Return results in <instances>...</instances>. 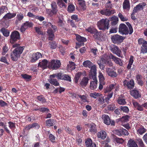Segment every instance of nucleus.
<instances>
[{
    "label": "nucleus",
    "instance_id": "obj_1",
    "mask_svg": "<svg viewBox=\"0 0 147 147\" xmlns=\"http://www.w3.org/2000/svg\"><path fill=\"white\" fill-rule=\"evenodd\" d=\"M48 27L49 28L47 32L48 34V39L52 40L55 37L54 33L57 30V27L49 22H47V27ZM49 44L50 48L52 49H55L57 47V44L55 41H50L49 42Z\"/></svg>",
    "mask_w": 147,
    "mask_h": 147
},
{
    "label": "nucleus",
    "instance_id": "obj_2",
    "mask_svg": "<svg viewBox=\"0 0 147 147\" xmlns=\"http://www.w3.org/2000/svg\"><path fill=\"white\" fill-rule=\"evenodd\" d=\"M19 44H16L13 45V47L16 48L13 51L11 55V58L12 61H16L24 49L23 47L20 46Z\"/></svg>",
    "mask_w": 147,
    "mask_h": 147
},
{
    "label": "nucleus",
    "instance_id": "obj_3",
    "mask_svg": "<svg viewBox=\"0 0 147 147\" xmlns=\"http://www.w3.org/2000/svg\"><path fill=\"white\" fill-rule=\"evenodd\" d=\"M97 25L100 30L105 31L110 27V21L107 18L101 19L97 22Z\"/></svg>",
    "mask_w": 147,
    "mask_h": 147
},
{
    "label": "nucleus",
    "instance_id": "obj_4",
    "mask_svg": "<svg viewBox=\"0 0 147 147\" xmlns=\"http://www.w3.org/2000/svg\"><path fill=\"white\" fill-rule=\"evenodd\" d=\"M61 64L60 60H53L50 62L47 60V68L48 67L49 68L53 70H57L59 68Z\"/></svg>",
    "mask_w": 147,
    "mask_h": 147
},
{
    "label": "nucleus",
    "instance_id": "obj_5",
    "mask_svg": "<svg viewBox=\"0 0 147 147\" xmlns=\"http://www.w3.org/2000/svg\"><path fill=\"white\" fill-rule=\"evenodd\" d=\"M83 65L84 66L86 67H88L90 68L89 75H92V74H95L96 73V67L95 65H93V63L89 60H86L84 61L83 63Z\"/></svg>",
    "mask_w": 147,
    "mask_h": 147
},
{
    "label": "nucleus",
    "instance_id": "obj_6",
    "mask_svg": "<svg viewBox=\"0 0 147 147\" xmlns=\"http://www.w3.org/2000/svg\"><path fill=\"white\" fill-rule=\"evenodd\" d=\"M33 25V24L32 22L29 21H26L22 24L19 30L21 32L24 33L26 30L32 28Z\"/></svg>",
    "mask_w": 147,
    "mask_h": 147
},
{
    "label": "nucleus",
    "instance_id": "obj_7",
    "mask_svg": "<svg viewBox=\"0 0 147 147\" xmlns=\"http://www.w3.org/2000/svg\"><path fill=\"white\" fill-rule=\"evenodd\" d=\"M9 42L11 44H13L19 40L20 38L19 33L16 30L11 32Z\"/></svg>",
    "mask_w": 147,
    "mask_h": 147
},
{
    "label": "nucleus",
    "instance_id": "obj_8",
    "mask_svg": "<svg viewBox=\"0 0 147 147\" xmlns=\"http://www.w3.org/2000/svg\"><path fill=\"white\" fill-rule=\"evenodd\" d=\"M119 32L123 35L129 34L130 30H129L128 28L124 24H120L119 28Z\"/></svg>",
    "mask_w": 147,
    "mask_h": 147
},
{
    "label": "nucleus",
    "instance_id": "obj_9",
    "mask_svg": "<svg viewBox=\"0 0 147 147\" xmlns=\"http://www.w3.org/2000/svg\"><path fill=\"white\" fill-rule=\"evenodd\" d=\"M138 44L142 45L141 47V53L144 54L147 53V41L144 40L143 38H140L138 40Z\"/></svg>",
    "mask_w": 147,
    "mask_h": 147
},
{
    "label": "nucleus",
    "instance_id": "obj_10",
    "mask_svg": "<svg viewBox=\"0 0 147 147\" xmlns=\"http://www.w3.org/2000/svg\"><path fill=\"white\" fill-rule=\"evenodd\" d=\"M111 39L113 43L119 44L123 42L125 38L119 35L115 34L111 36Z\"/></svg>",
    "mask_w": 147,
    "mask_h": 147
},
{
    "label": "nucleus",
    "instance_id": "obj_11",
    "mask_svg": "<svg viewBox=\"0 0 147 147\" xmlns=\"http://www.w3.org/2000/svg\"><path fill=\"white\" fill-rule=\"evenodd\" d=\"M96 73L95 74H92V75H89V77L90 79H93L94 81H92L90 83V87L91 90H94L96 88L97 80L96 77Z\"/></svg>",
    "mask_w": 147,
    "mask_h": 147
},
{
    "label": "nucleus",
    "instance_id": "obj_12",
    "mask_svg": "<svg viewBox=\"0 0 147 147\" xmlns=\"http://www.w3.org/2000/svg\"><path fill=\"white\" fill-rule=\"evenodd\" d=\"M123 85L128 90L133 89L135 86L134 81L132 79L129 81L125 80L123 81Z\"/></svg>",
    "mask_w": 147,
    "mask_h": 147
},
{
    "label": "nucleus",
    "instance_id": "obj_13",
    "mask_svg": "<svg viewBox=\"0 0 147 147\" xmlns=\"http://www.w3.org/2000/svg\"><path fill=\"white\" fill-rule=\"evenodd\" d=\"M113 132L115 134L120 136L122 135L127 136L129 134L128 131L123 128L115 130L113 131Z\"/></svg>",
    "mask_w": 147,
    "mask_h": 147
},
{
    "label": "nucleus",
    "instance_id": "obj_14",
    "mask_svg": "<svg viewBox=\"0 0 147 147\" xmlns=\"http://www.w3.org/2000/svg\"><path fill=\"white\" fill-rule=\"evenodd\" d=\"M76 40L78 41L76 42V45L79 47L84 45V42L86 41V39L84 37L81 36L79 34L76 35Z\"/></svg>",
    "mask_w": 147,
    "mask_h": 147
},
{
    "label": "nucleus",
    "instance_id": "obj_15",
    "mask_svg": "<svg viewBox=\"0 0 147 147\" xmlns=\"http://www.w3.org/2000/svg\"><path fill=\"white\" fill-rule=\"evenodd\" d=\"M131 95L135 99L141 97V94L140 91L137 89L135 88L130 91Z\"/></svg>",
    "mask_w": 147,
    "mask_h": 147
},
{
    "label": "nucleus",
    "instance_id": "obj_16",
    "mask_svg": "<svg viewBox=\"0 0 147 147\" xmlns=\"http://www.w3.org/2000/svg\"><path fill=\"white\" fill-rule=\"evenodd\" d=\"M110 57L116 64L121 66H123V61L120 59L114 56L111 53L110 54Z\"/></svg>",
    "mask_w": 147,
    "mask_h": 147
},
{
    "label": "nucleus",
    "instance_id": "obj_17",
    "mask_svg": "<svg viewBox=\"0 0 147 147\" xmlns=\"http://www.w3.org/2000/svg\"><path fill=\"white\" fill-rule=\"evenodd\" d=\"M106 71L108 75L111 77L115 78L117 76V74L116 72L111 68L107 67L106 69Z\"/></svg>",
    "mask_w": 147,
    "mask_h": 147
},
{
    "label": "nucleus",
    "instance_id": "obj_18",
    "mask_svg": "<svg viewBox=\"0 0 147 147\" xmlns=\"http://www.w3.org/2000/svg\"><path fill=\"white\" fill-rule=\"evenodd\" d=\"M42 57V55L39 52H37L36 53H33L32 55L30 61L32 63L35 62L40 58Z\"/></svg>",
    "mask_w": 147,
    "mask_h": 147
},
{
    "label": "nucleus",
    "instance_id": "obj_19",
    "mask_svg": "<svg viewBox=\"0 0 147 147\" xmlns=\"http://www.w3.org/2000/svg\"><path fill=\"white\" fill-rule=\"evenodd\" d=\"M88 127L90 128L89 131L90 132L94 134L97 132V129L96 125L94 123H92L89 124Z\"/></svg>",
    "mask_w": 147,
    "mask_h": 147
},
{
    "label": "nucleus",
    "instance_id": "obj_20",
    "mask_svg": "<svg viewBox=\"0 0 147 147\" xmlns=\"http://www.w3.org/2000/svg\"><path fill=\"white\" fill-rule=\"evenodd\" d=\"M133 104L134 107L138 111H143L144 110L143 104L142 105L140 104L136 101H133Z\"/></svg>",
    "mask_w": 147,
    "mask_h": 147
},
{
    "label": "nucleus",
    "instance_id": "obj_21",
    "mask_svg": "<svg viewBox=\"0 0 147 147\" xmlns=\"http://www.w3.org/2000/svg\"><path fill=\"white\" fill-rule=\"evenodd\" d=\"M146 3L144 2H143L140 3L137 5L134 9L135 10V11L138 12V11L143 10L144 7L146 5Z\"/></svg>",
    "mask_w": 147,
    "mask_h": 147
},
{
    "label": "nucleus",
    "instance_id": "obj_22",
    "mask_svg": "<svg viewBox=\"0 0 147 147\" xmlns=\"http://www.w3.org/2000/svg\"><path fill=\"white\" fill-rule=\"evenodd\" d=\"M111 50L113 53L115 54L119 57L120 56L121 51L117 46H115L111 49Z\"/></svg>",
    "mask_w": 147,
    "mask_h": 147
},
{
    "label": "nucleus",
    "instance_id": "obj_23",
    "mask_svg": "<svg viewBox=\"0 0 147 147\" xmlns=\"http://www.w3.org/2000/svg\"><path fill=\"white\" fill-rule=\"evenodd\" d=\"M109 19L112 22L111 23L112 26L116 25L118 23L119 21L118 18L116 16H113L111 17H110Z\"/></svg>",
    "mask_w": 147,
    "mask_h": 147
},
{
    "label": "nucleus",
    "instance_id": "obj_24",
    "mask_svg": "<svg viewBox=\"0 0 147 147\" xmlns=\"http://www.w3.org/2000/svg\"><path fill=\"white\" fill-rule=\"evenodd\" d=\"M104 123L107 125H109L111 123V120L109 116L107 115L104 114L102 116Z\"/></svg>",
    "mask_w": 147,
    "mask_h": 147
},
{
    "label": "nucleus",
    "instance_id": "obj_25",
    "mask_svg": "<svg viewBox=\"0 0 147 147\" xmlns=\"http://www.w3.org/2000/svg\"><path fill=\"white\" fill-rule=\"evenodd\" d=\"M97 136L98 138H100L103 140H104L106 137V132L105 131L101 130L97 133Z\"/></svg>",
    "mask_w": 147,
    "mask_h": 147
},
{
    "label": "nucleus",
    "instance_id": "obj_26",
    "mask_svg": "<svg viewBox=\"0 0 147 147\" xmlns=\"http://www.w3.org/2000/svg\"><path fill=\"white\" fill-rule=\"evenodd\" d=\"M123 9L129 10L130 8V5L129 0H124L123 3Z\"/></svg>",
    "mask_w": 147,
    "mask_h": 147
},
{
    "label": "nucleus",
    "instance_id": "obj_27",
    "mask_svg": "<svg viewBox=\"0 0 147 147\" xmlns=\"http://www.w3.org/2000/svg\"><path fill=\"white\" fill-rule=\"evenodd\" d=\"M136 79L138 84L141 86L144 84V82L142 80V76L140 74H137L136 76Z\"/></svg>",
    "mask_w": 147,
    "mask_h": 147
},
{
    "label": "nucleus",
    "instance_id": "obj_28",
    "mask_svg": "<svg viewBox=\"0 0 147 147\" xmlns=\"http://www.w3.org/2000/svg\"><path fill=\"white\" fill-rule=\"evenodd\" d=\"M67 0H57V3L60 7L65 8L66 7V5L63 1L67 3Z\"/></svg>",
    "mask_w": 147,
    "mask_h": 147
},
{
    "label": "nucleus",
    "instance_id": "obj_29",
    "mask_svg": "<svg viewBox=\"0 0 147 147\" xmlns=\"http://www.w3.org/2000/svg\"><path fill=\"white\" fill-rule=\"evenodd\" d=\"M16 16V13H11L9 12L6 14L3 17V18L6 20H8L14 18Z\"/></svg>",
    "mask_w": 147,
    "mask_h": 147
},
{
    "label": "nucleus",
    "instance_id": "obj_30",
    "mask_svg": "<svg viewBox=\"0 0 147 147\" xmlns=\"http://www.w3.org/2000/svg\"><path fill=\"white\" fill-rule=\"evenodd\" d=\"M111 58L110 57V54L108 56L107 54H104L103 55L102 57L100 59V61L102 62V63L104 64L109 59Z\"/></svg>",
    "mask_w": 147,
    "mask_h": 147
},
{
    "label": "nucleus",
    "instance_id": "obj_31",
    "mask_svg": "<svg viewBox=\"0 0 147 147\" xmlns=\"http://www.w3.org/2000/svg\"><path fill=\"white\" fill-rule=\"evenodd\" d=\"M127 144L129 147H138L136 142L132 139L128 141Z\"/></svg>",
    "mask_w": 147,
    "mask_h": 147
},
{
    "label": "nucleus",
    "instance_id": "obj_32",
    "mask_svg": "<svg viewBox=\"0 0 147 147\" xmlns=\"http://www.w3.org/2000/svg\"><path fill=\"white\" fill-rule=\"evenodd\" d=\"M89 79L86 77H84L82 78V80L80 83V85L82 87H85L88 83Z\"/></svg>",
    "mask_w": 147,
    "mask_h": 147
},
{
    "label": "nucleus",
    "instance_id": "obj_33",
    "mask_svg": "<svg viewBox=\"0 0 147 147\" xmlns=\"http://www.w3.org/2000/svg\"><path fill=\"white\" fill-rule=\"evenodd\" d=\"M0 32L2 33L3 35L5 37H7L9 35V31L4 28H2L0 30Z\"/></svg>",
    "mask_w": 147,
    "mask_h": 147
},
{
    "label": "nucleus",
    "instance_id": "obj_34",
    "mask_svg": "<svg viewBox=\"0 0 147 147\" xmlns=\"http://www.w3.org/2000/svg\"><path fill=\"white\" fill-rule=\"evenodd\" d=\"M115 85L111 84L109 86H107L106 88L104 90V93H107L111 92V91L115 88Z\"/></svg>",
    "mask_w": 147,
    "mask_h": 147
},
{
    "label": "nucleus",
    "instance_id": "obj_35",
    "mask_svg": "<svg viewBox=\"0 0 147 147\" xmlns=\"http://www.w3.org/2000/svg\"><path fill=\"white\" fill-rule=\"evenodd\" d=\"M38 66L42 68L43 69H46V59H44L39 62Z\"/></svg>",
    "mask_w": 147,
    "mask_h": 147
},
{
    "label": "nucleus",
    "instance_id": "obj_36",
    "mask_svg": "<svg viewBox=\"0 0 147 147\" xmlns=\"http://www.w3.org/2000/svg\"><path fill=\"white\" fill-rule=\"evenodd\" d=\"M134 57L132 55L130 56L129 60V63L127 67V68L128 69H131V65L134 62Z\"/></svg>",
    "mask_w": 147,
    "mask_h": 147
},
{
    "label": "nucleus",
    "instance_id": "obj_37",
    "mask_svg": "<svg viewBox=\"0 0 147 147\" xmlns=\"http://www.w3.org/2000/svg\"><path fill=\"white\" fill-rule=\"evenodd\" d=\"M21 76L27 81H30L32 79V76L26 74H22Z\"/></svg>",
    "mask_w": 147,
    "mask_h": 147
},
{
    "label": "nucleus",
    "instance_id": "obj_38",
    "mask_svg": "<svg viewBox=\"0 0 147 147\" xmlns=\"http://www.w3.org/2000/svg\"><path fill=\"white\" fill-rule=\"evenodd\" d=\"M58 25L59 27H61L63 30H64L66 31H67L68 30L65 27V22H63V21L60 22H57Z\"/></svg>",
    "mask_w": 147,
    "mask_h": 147
},
{
    "label": "nucleus",
    "instance_id": "obj_39",
    "mask_svg": "<svg viewBox=\"0 0 147 147\" xmlns=\"http://www.w3.org/2000/svg\"><path fill=\"white\" fill-rule=\"evenodd\" d=\"M100 13L101 14L105 15L107 16H110L109 9H103L100 11Z\"/></svg>",
    "mask_w": 147,
    "mask_h": 147
},
{
    "label": "nucleus",
    "instance_id": "obj_40",
    "mask_svg": "<svg viewBox=\"0 0 147 147\" xmlns=\"http://www.w3.org/2000/svg\"><path fill=\"white\" fill-rule=\"evenodd\" d=\"M146 129L144 127L141 125L137 131V133L138 134L142 135L146 132Z\"/></svg>",
    "mask_w": 147,
    "mask_h": 147
},
{
    "label": "nucleus",
    "instance_id": "obj_41",
    "mask_svg": "<svg viewBox=\"0 0 147 147\" xmlns=\"http://www.w3.org/2000/svg\"><path fill=\"white\" fill-rule=\"evenodd\" d=\"M117 101L119 104L121 105H124L126 103L125 99L121 97H119Z\"/></svg>",
    "mask_w": 147,
    "mask_h": 147
},
{
    "label": "nucleus",
    "instance_id": "obj_42",
    "mask_svg": "<svg viewBox=\"0 0 147 147\" xmlns=\"http://www.w3.org/2000/svg\"><path fill=\"white\" fill-rule=\"evenodd\" d=\"M99 83L102 84H105V82L104 81L105 78L102 74L101 73H100L98 76Z\"/></svg>",
    "mask_w": 147,
    "mask_h": 147
},
{
    "label": "nucleus",
    "instance_id": "obj_43",
    "mask_svg": "<svg viewBox=\"0 0 147 147\" xmlns=\"http://www.w3.org/2000/svg\"><path fill=\"white\" fill-rule=\"evenodd\" d=\"M49 82L55 86H58L59 85V83L56 79H50L49 80Z\"/></svg>",
    "mask_w": 147,
    "mask_h": 147
},
{
    "label": "nucleus",
    "instance_id": "obj_44",
    "mask_svg": "<svg viewBox=\"0 0 147 147\" xmlns=\"http://www.w3.org/2000/svg\"><path fill=\"white\" fill-rule=\"evenodd\" d=\"M0 126L3 127L6 132L8 134H10V131L5 125V124L4 123L1 119H0Z\"/></svg>",
    "mask_w": 147,
    "mask_h": 147
},
{
    "label": "nucleus",
    "instance_id": "obj_45",
    "mask_svg": "<svg viewBox=\"0 0 147 147\" xmlns=\"http://www.w3.org/2000/svg\"><path fill=\"white\" fill-rule=\"evenodd\" d=\"M86 30L91 34H94L97 31V30L92 27H90L86 29Z\"/></svg>",
    "mask_w": 147,
    "mask_h": 147
},
{
    "label": "nucleus",
    "instance_id": "obj_46",
    "mask_svg": "<svg viewBox=\"0 0 147 147\" xmlns=\"http://www.w3.org/2000/svg\"><path fill=\"white\" fill-rule=\"evenodd\" d=\"M113 139L114 141L117 143L122 144L124 142V140L122 138H117L116 136H113Z\"/></svg>",
    "mask_w": 147,
    "mask_h": 147
},
{
    "label": "nucleus",
    "instance_id": "obj_47",
    "mask_svg": "<svg viewBox=\"0 0 147 147\" xmlns=\"http://www.w3.org/2000/svg\"><path fill=\"white\" fill-rule=\"evenodd\" d=\"M54 119H50L47 120V126H52L53 125L54 123Z\"/></svg>",
    "mask_w": 147,
    "mask_h": 147
},
{
    "label": "nucleus",
    "instance_id": "obj_48",
    "mask_svg": "<svg viewBox=\"0 0 147 147\" xmlns=\"http://www.w3.org/2000/svg\"><path fill=\"white\" fill-rule=\"evenodd\" d=\"M81 76V73L80 72H78L76 74L74 78V81L75 83H78Z\"/></svg>",
    "mask_w": 147,
    "mask_h": 147
},
{
    "label": "nucleus",
    "instance_id": "obj_49",
    "mask_svg": "<svg viewBox=\"0 0 147 147\" xmlns=\"http://www.w3.org/2000/svg\"><path fill=\"white\" fill-rule=\"evenodd\" d=\"M94 34V37L95 38L97 39L102 40V38L101 37V35H100V33L98 32L97 30L96 32Z\"/></svg>",
    "mask_w": 147,
    "mask_h": 147
},
{
    "label": "nucleus",
    "instance_id": "obj_50",
    "mask_svg": "<svg viewBox=\"0 0 147 147\" xmlns=\"http://www.w3.org/2000/svg\"><path fill=\"white\" fill-rule=\"evenodd\" d=\"M51 5V7L52 8V9L53 10H54V11H56L57 12V6L56 3L55 2L53 1L52 2Z\"/></svg>",
    "mask_w": 147,
    "mask_h": 147
},
{
    "label": "nucleus",
    "instance_id": "obj_51",
    "mask_svg": "<svg viewBox=\"0 0 147 147\" xmlns=\"http://www.w3.org/2000/svg\"><path fill=\"white\" fill-rule=\"evenodd\" d=\"M86 147H91L92 146V142L90 139H88L85 142Z\"/></svg>",
    "mask_w": 147,
    "mask_h": 147
},
{
    "label": "nucleus",
    "instance_id": "obj_52",
    "mask_svg": "<svg viewBox=\"0 0 147 147\" xmlns=\"http://www.w3.org/2000/svg\"><path fill=\"white\" fill-rule=\"evenodd\" d=\"M74 10L75 6L74 5L71 4L68 6V11L69 12L71 13L73 12Z\"/></svg>",
    "mask_w": 147,
    "mask_h": 147
},
{
    "label": "nucleus",
    "instance_id": "obj_53",
    "mask_svg": "<svg viewBox=\"0 0 147 147\" xmlns=\"http://www.w3.org/2000/svg\"><path fill=\"white\" fill-rule=\"evenodd\" d=\"M120 108L121 111H123V112L126 113H128L129 111V109L127 107L121 106Z\"/></svg>",
    "mask_w": 147,
    "mask_h": 147
},
{
    "label": "nucleus",
    "instance_id": "obj_54",
    "mask_svg": "<svg viewBox=\"0 0 147 147\" xmlns=\"http://www.w3.org/2000/svg\"><path fill=\"white\" fill-rule=\"evenodd\" d=\"M118 16L122 21H126L127 20V18L126 17H124L121 13H119Z\"/></svg>",
    "mask_w": 147,
    "mask_h": 147
},
{
    "label": "nucleus",
    "instance_id": "obj_55",
    "mask_svg": "<svg viewBox=\"0 0 147 147\" xmlns=\"http://www.w3.org/2000/svg\"><path fill=\"white\" fill-rule=\"evenodd\" d=\"M130 117L127 115H126L124 116H123L121 118V121L124 122H127L129 120V119Z\"/></svg>",
    "mask_w": 147,
    "mask_h": 147
},
{
    "label": "nucleus",
    "instance_id": "obj_56",
    "mask_svg": "<svg viewBox=\"0 0 147 147\" xmlns=\"http://www.w3.org/2000/svg\"><path fill=\"white\" fill-rule=\"evenodd\" d=\"M63 80H64L68 82L71 81V77L68 74H63Z\"/></svg>",
    "mask_w": 147,
    "mask_h": 147
},
{
    "label": "nucleus",
    "instance_id": "obj_57",
    "mask_svg": "<svg viewBox=\"0 0 147 147\" xmlns=\"http://www.w3.org/2000/svg\"><path fill=\"white\" fill-rule=\"evenodd\" d=\"M126 24L128 26V28L130 30L129 35L132 34L133 32V29L131 24L129 22H126Z\"/></svg>",
    "mask_w": 147,
    "mask_h": 147
},
{
    "label": "nucleus",
    "instance_id": "obj_58",
    "mask_svg": "<svg viewBox=\"0 0 147 147\" xmlns=\"http://www.w3.org/2000/svg\"><path fill=\"white\" fill-rule=\"evenodd\" d=\"M116 108L115 105L114 104H111L109 105L108 107V110L113 111Z\"/></svg>",
    "mask_w": 147,
    "mask_h": 147
},
{
    "label": "nucleus",
    "instance_id": "obj_59",
    "mask_svg": "<svg viewBox=\"0 0 147 147\" xmlns=\"http://www.w3.org/2000/svg\"><path fill=\"white\" fill-rule=\"evenodd\" d=\"M100 93L94 92V93H91L90 94V96L94 98H96L97 97L100 96Z\"/></svg>",
    "mask_w": 147,
    "mask_h": 147
},
{
    "label": "nucleus",
    "instance_id": "obj_60",
    "mask_svg": "<svg viewBox=\"0 0 147 147\" xmlns=\"http://www.w3.org/2000/svg\"><path fill=\"white\" fill-rule=\"evenodd\" d=\"M47 11L50 17H51L53 16V15L55 14L57 12L56 11H54V10H51V9H48V11Z\"/></svg>",
    "mask_w": 147,
    "mask_h": 147
},
{
    "label": "nucleus",
    "instance_id": "obj_61",
    "mask_svg": "<svg viewBox=\"0 0 147 147\" xmlns=\"http://www.w3.org/2000/svg\"><path fill=\"white\" fill-rule=\"evenodd\" d=\"M139 147H145V145L142 140L140 139L137 140Z\"/></svg>",
    "mask_w": 147,
    "mask_h": 147
},
{
    "label": "nucleus",
    "instance_id": "obj_62",
    "mask_svg": "<svg viewBox=\"0 0 147 147\" xmlns=\"http://www.w3.org/2000/svg\"><path fill=\"white\" fill-rule=\"evenodd\" d=\"M78 96L80 98L83 102H87V97L85 95H79Z\"/></svg>",
    "mask_w": 147,
    "mask_h": 147
},
{
    "label": "nucleus",
    "instance_id": "obj_63",
    "mask_svg": "<svg viewBox=\"0 0 147 147\" xmlns=\"http://www.w3.org/2000/svg\"><path fill=\"white\" fill-rule=\"evenodd\" d=\"M0 61L3 62L7 64V65H9V63L7 61V60L5 57L2 56L1 58Z\"/></svg>",
    "mask_w": 147,
    "mask_h": 147
},
{
    "label": "nucleus",
    "instance_id": "obj_64",
    "mask_svg": "<svg viewBox=\"0 0 147 147\" xmlns=\"http://www.w3.org/2000/svg\"><path fill=\"white\" fill-rule=\"evenodd\" d=\"M8 47L6 45H5L3 47V51L2 53V54L3 55H4L6 52L8 51Z\"/></svg>",
    "mask_w": 147,
    "mask_h": 147
}]
</instances>
